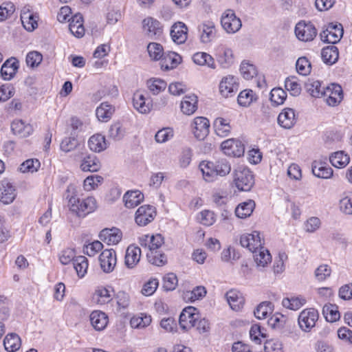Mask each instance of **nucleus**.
<instances>
[{
  "instance_id": "nucleus-64",
  "label": "nucleus",
  "mask_w": 352,
  "mask_h": 352,
  "mask_svg": "<svg viewBox=\"0 0 352 352\" xmlns=\"http://www.w3.org/2000/svg\"><path fill=\"white\" fill-rule=\"evenodd\" d=\"M198 219L201 224L210 226L216 221V215L212 211L205 210L199 212Z\"/></svg>"
},
{
  "instance_id": "nucleus-30",
  "label": "nucleus",
  "mask_w": 352,
  "mask_h": 352,
  "mask_svg": "<svg viewBox=\"0 0 352 352\" xmlns=\"http://www.w3.org/2000/svg\"><path fill=\"white\" fill-rule=\"evenodd\" d=\"M143 193L138 190H129L123 196L124 206L129 208H133L138 206L144 200Z\"/></svg>"
},
{
  "instance_id": "nucleus-45",
  "label": "nucleus",
  "mask_w": 352,
  "mask_h": 352,
  "mask_svg": "<svg viewBox=\"0 0 352 352\" xmlns=\"http://www.w3.org/2000/svg\"><path fill=\"white\" fill-rule=\"evenodd\" d=\"M151 321V316L140 313L131 318L130 324L134 329H144L150 325Z\"/></svg>"
},
{
  "instance_id": "nucleus-26",
  "label": "nucleus",
  "mask_w": 352,
  "mask_h": 352,
  "mask_svg": "<svg viewBox=\"0 0 352 352\" xmlns=\"http://www.w3.org/2000/svg\"><path fill=\"white\" fill-rule=\"evenodd\" d=\"M182 62V57L177 53L168 52L164 53L161 58L160 65L164 70L173 69L177 67Z\"/></svg>"
},
{
  "instance_id": "nucleus-56",
  "label": "nucleus",
  "mask_w": 352,
  "mask_h": 352,
  "mask_svg": "<svg viewBox=\"0 0 352 352\" xmlns=\"http://www.w3.org/2000/svg\"><path fill=\"white\" fill-rule=\"evenodd\" d=\"M322 313L326 320L331 322L338 320L340 317L338 307L331 304L325 305L323 307Z\"/></svg>"
},
{
  "instance_id": "nucleus-20",
  "label": "nucleus",
  "mask_w": 352,
  "mask_h": 352,
  "mask_svg": "<svg viewBox=\"0 0 352 352\" xmlns=\"http://www.w3.org/2000/svg\"><path fill=\"white\" fill-rule=\"evenodd\" d=\"M38 16H36L29 6L23 8L21 12V21L23 28L28 32H32L37 26Z\"/></svg>"
},
{
  "instance_id": "nucleus-15",
  "label": "nucleus",
  "mask_w": 352,
  "mask_h": 352,
  "mask_svg": "<svg viewBox=\"0 0 352 352\" xmlns=\"http://www.w3.org/2000/svg\"><path fill=\"white\" fill-rule=\"evenodd\" d=\"M216 57L220 66L224 69L230 67L234 62L232 49L223 45H220L217 47Z\"/></svg>"
},
{
  "instance_id": "nucleus-19",
  "label": "nucleus",
  "mask_w": 352,
  "mask_h": 352,
  "mask_svg": "<svg viewBox=\"0 0 352 352\" xmlns=\"http://www.w3.org/2000/svg\"><path fill=\"white\" fill-rule=\"evenodd\" d=\"M133 104L134 108L140 113H148L151 111L153 104L149 97L141 91H136L133 96Z\"/></svg>"
},
{
  "instance_id": "nucleus-38",
  "label": "nucleus",
  "mask_w": 352,
  "mask_h": 352,
  "mask_svg": "<svg viewBox=\"0 0 352 352\" xmlns=\"http://www.w3.org/2000/svg\"><path fill=\"white\" fill-rule=\"evenodd\" d=\"M329 161L334 167L343 168L349 164L350 157L344 151H340L332 153L329 157Z\"/></svg>"
},
{
  "instance_id": "nucleus-43",
  "label": "nucleus",
  "mask_w": 352,
  "mask_h": 352,
  "mask_svg": "<svg viewBox=\"0 0 352 352\" xmlns=\"http://www.w3.org/2000/svg\"><path fill=\"white\" fill-rule=\"evenodd\" d=\"M254 208V201L250 199L240 204L235 209V214L239 218L245 219L252 214Z\"/></svg>"
},
{
  "instance_id": "nucleus-21",
  "label": "nucleus",
  "mask_w": 352,
  "mask_h": 352,
  "mask_svg": "<svg viewBox=\"0 0 352 352\" xmlns=\"http://www.w3.org/2000/svg\"><path fill=\"white\" fill-rule=\"evenodd\" d=\"M99 239L109 245H116L122 239V232L116 228H104L100 231Z\"/></svg>"
},
{
  "instance_id": "nucleus-39",
  "label": "nucleus",
  "mask_w": 352,
  "mask_h": 352,
  "mask_svg": "<svg viewBox=\"0 0 352 352\" xmlns=\"http://www.w3.org/2000/svg\"><path fill=\"white\" fill-rule=\"evenodd\" d=\"M213 127L216 134L222 138L228 136L231 130L230 121L223 118H217L213 122Z\"/></svg>"
},
{
  "instance_id": "nucleus-32",
  "label": "nucleus",
  "mask_w": 352,
  "mask_h": 352,
  "mask_svg": "<svg viewBox=\"0 0 352 352\" xmlns=\"http://www.w3.org/2000/svg\"><path fill=\"white\" fill-rule=\"evenodd\" d=\"M226 297L230 308L236 311L241 310L244 305L245 300L242 294L236 290H230Z\"/></svg>"
},
{
  "instance_id": "nucleus-34",
  "label": "nucleus",
  "mask_w": 352,
  "mask_h": 352,
  "mask_svg": "<svg viewBox=\"0 0 352 352\" xmlns=\"http://www.w3.org/2000/svg\"><path fill=\"white\" fill-rule=\"evenodd\" d=\"M18 67V62L15 58L7 60L1 68L0 73L1 77L6 80L12 79L15 75Z\"/></svg>"
},
{
  "instance_id": "nucleus-16",
  "label": "nucleus",
  "mask_w": 352,
  "mask_h": 352,
  "mask_svg": "<svg viewBox=\"0 0 352 352\" xmlns=\"http://www.w3.org/2000/svg\"><path fill=\"white\" fill-rule=\"evenodd\" d=\"M101 269L105 273H110L114 270L116 263V254L113 249H107L99 256Z\"/></svg>"
},
{
  "instance_id": "nucleus-31",
  "label": "nucleus",
  "mask_w": 352,
  "mask_h": 352,
  "mask_svg": "<svg viewBox=\"0 0 352 352\" xmlns=\"http://www.w3.org/2000/svg\"><path fill=\"white\" fill-rule=\"evenodd\" d=\"M12 132L21 138H26L33 132V127L22 120H14L11 124Z\"/></svg>"
},
{
  "instance_id": "nucleus-58",
  "label": "nucleus",
  "mask_w": 352,
  "mask_h": 352,
  "mask_svg": "<svg viewBox=\"0 0 352 352\" xmlns=\"http://www.w3.org/2000/svg\"><path fill=\"white\" fill-rule=\"evenodd\" d=\"M148 261L156 266H162L167 262L166 256L161 251L146 252Z\"/></svg>"
},
{
  "instance_id": "nucleus-49",
  "label": "nucleus",
  "mask_w": 352,
  "mask_h": 352,
  "mask_svg": "<svg viewBox=\"0 0 352 352\" xmlns=\"http://www.w3.org/2000/svg\"><path fill=\"white\" fill-rule=\"evenodd\" d=\"M206 294V289L203 286H197L191 291H186L183 294V298L186 301L194 302L203 298Z\"/></svg>"
},
{
  "instance_id": "nucleus-1",
  "label": "nucleus",
  "mask_w": 352,
  "mask_h": 352,
  "mask_svg": "<svg viewBox=\"0 0 352 352\" xmlns=\"http://www.w3.org/2000/svg\"><path fill=\"white\" fill-rule=\"evenodd\" d=\"M205 181L212 182L218 176L224 177L231 171V164L226 158H220L214 162L202 161L199 166Z\"/></svg>"
},
{
  "instance_id": "nucleus-25",
  "label": "nucleus",
  "mask_w": 352,
  "mask_h": 352,
  "mask_svg": "<svg viewBox=\"0 0 352 352\" xmlns=\"http://www.w3.org/2000/svg\"><path fill=\"white\" fill-rule=\"evenodd\" d=\"M313 174L321 179H329L333 176V169L326 163L322 161H314L311 165Z\"/></svg>"
},
{
  "instance_id": "nucleus-23",
  "label": "nucleus",
  "mask_w": 352,
  "mask_h": 352,
  "mask_svg": "<svg viewBox=\"0 0 352 352\" xmlns=\"http://www.w3.org/2000/svg\"><path fill=\"white\" fill-rule=\"evenodd\" d=\"M182 112L186 116H191L198 109V98L195 94L186 95L180 102Z\"/></svg>"
},
{
  "instance_id": "nucleus-18",
  "label": "nucleus",
  "mask_w": 352,
  "mask_h": 352,
  "mask_svg": "<svg viewBox=\"0 0 352 352\" xmlns=\"http://www.w3.org/2000/svg\"><path fill=\"white\" fill-rule=\"evenodd\" d=\"M16 196V188L8 179H3L0 182V201L4 204H10L13 202Z\"/></svg>"
},
{
  "instance_id": "nucleus-62",
  "label": "nucleus",
  "mask_w": 352,
  "mask_h": 352,
  "mask_svg": "<svg viewBox=\"0 0 352 352\" xmlns=\"http://www.w3.org/2000/svg\"><path fill=\"white\" fill-rule=\"evenodd\" d=\"M174 132L172 128L166 127L159 130L155 135V140L157 143H165L173 138Z\"/></svg>"
},
{
  "instance_id": "nucleus-2",
  "label": "nucleus",
  "mask_w": 352,
  "mask_h": 352,
  "mask_svg": "<svg viewBox=\"0 0 352 352\" xmlns=\"http://www.w3.org/2000/svg\"><path fill=\"white\" fill-rule=\"evenodd\" d=\"M69 210L78 217H85L87 214L94 212L97 207V201L94 197H88L84 199H80L76 196L72 195L68 200Z\"/></svg>"
},
{
  "instance_id": "nucleus-48",
  "label": "nucleus",
  "mask_w": 352,
  "mask_h": 352,
  "mask_svg": "<svg viewBox=\"0 0 352 352\" xmlns=\"http://www.w3.org/2000/svg\"><path fill=\"white\" fill-rule=\"evenodd\" d=\"M285 87L293 96H298L301 93V85L296 76H291L285 80Z\"/></svg>"
},
{
  "instance_id": "nucleus-24",
  "label": "nucleus",
  "mask_w": 352,
  "mask_h": 352,
  "mask_svg": "<svg viewBox=\"0 0 352 352\" xmlns=\"http://www.w3.org/2000/svg\"><path fill=\"white\" fill-rule=\"evenodd\" d=\"M113 296V289L111 287H98L95 290L93 300L100 305H103L111 302Z\"/></svg>"
},
{
  "instance_id": "nucleus-54",
  "label": "nucleus",
  "mask_w": 352,
  "mask_h": 352,
  "mask_svg": "<svg viewBox=\"0 0 352 352\" xmlns=\"http://www.w3.org/2000/svg\"><path fill=\"white\" fill-rule=\"evenodd\" d=\"M240 72L245 79L250 80L257 74V69L252 63L243 60L240 66Z\"/></svg>"
},
{
  "instance_id": "nucleus-7",
  "label": "nucleus",
  "mask_w": 352,
  "mask_h": 352,
  "mask_svg": "<svg viewBox=\"0 0 352 352\" xmlns=\"http://www.w3.org/2000/svg\"><path fill=\"white\" fill-rule=\"evenodd\" d=\"M190 129L196 139L203 140L209 134L210 122L205 117L197 116L192 120Z\"/></svg>"
},
{
  "instance_id": "nucleus-46",
  "label": "nucleus",
  "mask_w": 352,
  "mask_h": 352,
  "mask_svg": "<svg viewBox=\"0 0 352 352\" xmlns=\"http://www.w3.org/2000/svg\"><path fill=\"white\" fill-rule=\"evenodd\" d=\"M306 302V299L302 296H293L283 298L282 305L287 309L295 311L302 307Z\"/></svg>"
},
{
  "instance_id": "nucleus-42",
  "label": "nucleus",
  "mask_w": 352,
  "mask_h": 352,
  "mask_svg": "<svg viewBox=\"0 0 352 352\" xmlns=\"http://www.w3.org/2000/svg\"><path fill=\"white\" fill-rule=\"evenodd\" d=\"M88 146L92 151L100 153L107 148V144L104 135L95 134L89 138Z\"/></svg>"
},
{
  "instance_id": "nucleus-35",
  "label": "nucleus",
  "mask_w": 352,
  "mask_h": 352,
  "mask_svg": "<svg viewBox=\"0 0 352 352\" xmlns=\"http://www.w3.org/2000/svg\"><path fill=\"white\" fill-rule=\"evenodd\" d=\"M90 321L96 330L102 331L107 327L109 320L105 313L94 311L90 315Z\"/></svg>"
},
{
  "instance_id": "nucleus-4",
  "label": "nucleus",
  "mask_w": 352,
  "mask_h": 352,
  "mask_svg": "<svg viewBox=\"0 0 352 352\" xmlns=\"http://www.w3.org/2000/svg\"><path fill=\"white\" fill-rule=\"evenodd\" d=\"M221 24L223 30L228 34L237 32L242 26L241 19L236 16L232 10H227L222 14Z\"/></svg>"
},
{
  "instance_id": "nucleus-11",
  "label": "nucleus",
  "mask_w": 352,
  "mask_h": 352,
  "mask_svg": "<svg viewBox=\"0 0 352 352\" xmlns=\"http://www.w3.org/2000/svg\"><path fill=\"white\" fill-rule=\"evenodd\" d=\"M156 215L155 208L150 205L140 206L135 214V221L139 226H145L153 221Z\"/></svg>"
},
{
  "instance_id": "nucleus-47",
  "label": "nucleus",
  "mask_w": 352,
  "mask_h": 352,
  "mask_svg": "<svg viewBox=\"0 0 352 352\" xmlns=\"http://www.w3.org/2000/svg\"><path fill=\"white\" fill-rule=\"evenodd\" d=\"M114 112V107L108 102H102L96 109V115L99 120L107 121Z\"/></svg>"
},
{
  "instance_id": "nucleus-60",
  "label": "nucleus",
  "mask_w": 352,
  "mask_h": 352,
  "mask_svg": "<svg viewBox=\"0 0 352 352\" xmlns=\"http://www.w3.org/2000/svg\"><path fill=\"white\" fill-rule=\"evenodd\" d=\"M147 86L153 94L157 95L165 90L166 87V82L163 80L154 78L148 80Z\"/></svg>"
},
{
  "instance_id": "nucleus-6",
  "label": "nucleus",
  "mask_w": 352,
  "mask_h": 352,
  "mask_svg": "<svg viewBox=\"0 0 352 352\" xmlns=\"http://www.w3.org/2000/svg\"><path fill=\"white\" fill-rule=\"evenodd\" d=\"M327 104L329 106H337L343 99V91L340 85L338 84H331L327 87H323V94Z\"/></svg>"
},
{
  "instance_id": "nucleus-40",
  "label": "nucleus",
  "mask_w": 352,
  "mask_h": 352,
  "mask_svg": "<svg viewBox=\"0 0 352 352\" xmlns=\"http://www.w3.org/2000/svg\"><path fill=\"white\" fill-rule=\"evenodd\" d=\"M340 211L345 215H352V191L344 192L339 200Z\"/></svg>"
},
{
  "instance_id": "nucleus-55",
  "label": "nucleus",
  "mask_w": 352,
  "mask_h": 352,
  "mask_svg": "<svg viewBox=\"0 0 352 352\" xmlns=\"http://www.w3.org/2000/svg\"><path fill=\"white\" fill-rule=\"evenodd\" d=\"M272 311V305L270 302L260 303L254 311L255 317L259 320L266 318Z\"/></svg>"
},
{
  "instance_id": "nucleus-3",
  "label": "nucleus",
  "mask_w": 352,
  "mask_h": 352,
  "mask_svg": "<svg viewBox=\"0 0 352 352\" xmlns=\"http://www.w3.org/2000/svg\"><path fill=\"white\" fill-rule=\"evenodd\" d=\"M232 176L233 185L239 191H250L254 184V175L248 167L239 166L234 169Z\"/></svg>"
},
{
  "instance_id": "nucleus-17",
  "label": "nucleus",
  "mask_w": 352,
  "mask_h": 352,
  "mask_svg": "<svg viewBox=\"0 0 352 352\" xmlns=\"http://www.w3.org/2000/svg\"><path fill=\"white\" fill-rule=\"evenodd\" d=\"M221 149L227 155L239 157L244 154L245 148L241 142L229 139L221 143Z\"/></svg>"
},
{
  "instance_id": "nucleus-36",
  "label": "nucleus",
  "mask_w": 352,
  "mask_h": 352,
  "mask_svg": "<svg viewBox=\"0 0 352 352\" xmlns=\"http://www.w3.org/2000/svg\"><path fill=\"white\" fill-rule=\"evenodd\" d=\"M69 29L71 33L78 38H81L85 34L83 19L82 15L76 14L69 21Z\"/></svg>"
},
{
  "instance_id": "nucleus-5",
  "label": "nucleus",
  "mask_w": 352,
  "mask_h": 352,
  "mask_svg": "<svg viewBox=\"0 0 352 352\" xmlns=\"http://www.w3.org/2000/svg\"><path fill=\"white\" fill-rule=\"evenodd\" d=\"M318 318L319 314L316 309L309 308L303 309L300 313L298 319L300 328L305 332L310 331L315 327Z\"/></svg>"
},
{
  "instance_id": "nucleus-28",
  "label": "nucleus",
  "mask_w": 352,
  "mask_h": 352,
  "mask_svg": "<svg viewBox=\"0 0 352 352\" xmlns=\"http://www.w3.org/2000/svg\"><path fill=\"white\" fill-rule=\"evenodd\" d=\"M200 38L202 43H208L214 38L216 35L215 25L212 21H206L199 26Z\"/></svg>"
},
{
  "instance_id": "nucleus-50",
  "label": "nucleus",
  "mask_w": 352,
  "mask_h": 352,
  "mask_svg": "<svg viewBox=\"0 0 352 352\" xmlns=\"http://www.w3.org/2000/svg\"><path fill=\"white\" fill-rule=\"evenodd\" d=\"M306 91L314 98H322L323 87L319 80L309 79L305 84Z\"/></svg>"
},
{
  "instance_id": "nucleus-10",
  "label": "nucleus",
  "mask_w": 352,
  "mask_h": 352,
  "mask_svg": "<svg viewBox=\"0 0 352 352\" xmlns=\"http://www.w3.org/2000/svg\"><path fill=\"white\" fill-rule=\"evenodd\" d=\"M199 318V314L197 309L193 307H188L184 309L181 313L179 323L182 329L188 331L193 328Z\"/></svg>"
},
{
  "instance_id": "nucleus-12",
  "label": "nucleus",
  "mask_w": 352,
  "mask_h": 352,
  "mask_svg": "<svg viewBox=\"0 0 352 352\" xmlns=\"http://www.w3.org/2000/svg\"><path fill=\"white\" fill-rule=\"evenodd\" d=\"M238 78L232 75L223 77L219 82V92L224 97H230L239 90Z\"/></svg>"
},
{
  "instance_id": "nucleus-53",
  "label": "nucleus",
  "mask_w": 352,
  "mask_h": 352,
  "mask_svg": "<svg viewBox=\"0 0 352 352\" xmlns=\"http://www.w3.org/2000/svg\"><path fill=\"white\" fill-rule=\"evenodd\" d=\"M256 100V96L251 89H245L241 91L237 98L239 104L243 107L249 106Z\"/></svg>"
},
{
  "instance_id": "nucleus-61",
  "label": "nucleus",
  "mask_w": 352,
  "mask_h": 352,
  "mask_svg": "<svg viewBox=\"0 0 352 352\" xmlns=\"http://www.w3.org/2000/svg\"><path fill=\"white\" fill-rule=\"evenodd\" d=\"M286 98L287 94L282 88H274L270 91V100L276 105L283 104Z\"/></svg>"
},
{
  "instance_id": "nucleus-8",
  "label": "nucleus",
  "mask_w": 352,
  "mask_h": 352,
  "mask_svg": "<svg viewBox=\"0 0 352 352\" xmlns=\"http://www.w3.org/2000/svg\"><path fill=\"white\" fill-rule=\"evenodd\" d=\"M295 34L298 40L308 42L314 40L317 34V31L311 22L301 21L296 25Z\"/></svg>"
},
{
  "instance_id": "nucleus-29",
  "label": "nucleus",
  "mask_w": 352,
  "mask_h": 352,
  "mask_svg": "<svg viewBox=\"0 0 352 352\" xmlns=\"http://www.w3.org/2000/svg\"><path fill=\"white\" fill-rule=\"evenodd\" d=\"M295 122L294 110L291 108L284 109L278 116V123L283 128L291 129Z\"/></svg>"
},
{
  "instance_id": "nucleus-63",
  "label": "nucleus",
  "mask_w": 352,
  "mask_h": 352,
  "mask_svg": "<svg viewBox=\"0 0 352 352\" xmlns=\"http://www.w3.org/2000/svg\"><path fill=\"white\" fill-rule=\"evenodd\" d=\"M147 50L150 57L155 60H160L164 54L163 47L160 43H149L147 47Z\"/></svg>"
},
{
  "instance_id": "nucleus-52",
  "label": "nucleus",
  "mask_w": 352,
  "mask_h": 352,
  "mask_svg": "<svg viewBox=\"0 0 352 352\" xmlns=\"http://www.w3.org/2000/svg\"><path fill=\"white\" fill-rule=\"evenodd\" d=\"M73 264L78 276L80 278L84 277L87 274L89 266L87 258L84 256H76Z\"/></svg>"
},
{
  "instance_id": "nucleus-41",
  "label": "nucleus",
  "mask_w": 352,
  "mask_h": 352,
  "mask_svg": "<svg viewBox=\"0 0 352 352\" xmlns=\"http://www.w3.org/2000/svg\"><path fill=\"white\" fill-rule=\"evenodd\" d=\"M4 348L7 351L15 352L21 345L20 337L15 333H8L3 340Z\"/></svg>"
},
{
  "instance_id": "nucleus-22",
  "label": "nucleus",
  "mask_w": 352,
  "mask_h": 352,
  "mask_svg": "<svg viewBox=\"0 0 352 352\" xmlns=\"http://www.w3.org/2000/svg\"><path fill=\"white\" fill-rule=\"evenodd\" d=\"M172 40L177 44L185 43L188 38V28L183 22L175 23L170 30Z\"/></svg>"
},
{
  "instance_id": "nucleus-27",
  "label": "nucleus",
  "mask_w": 352,
  "mask_h": 352,
  "mask_svg": "<svg viewBox=\"0 0 352 352\" xmlns=\"http://www.w3.org/2000/svg\"><path fill=\"white\" fill-rule=\"evenodd\" d=\"M141 257V249L137 245H131L126 250L124 263L128 268H133L140 261Z\"/></svg>"
},
{
  "instance_id": "nucleus-33",
  "label": "nucleus",
  "mask_w": 352,
  "mask_h": 352,
  "mask_svg": "<svg viewBox=\"0 0 352 352\" xmlns=\"http://www.w3.org/2000/svg\"><path fill=\"white\" fill-rule=\"evenodd\" d=\"M80 169L84 172H96L100 168V162L94 155H86L82 157Z\"/></svg>"
},
{
  "instance_id": "nucleus-13",
  "label": "nucleus",
  "mask_w": 352,
  "mask_h": 352,
  "mask_svg": "<svg viewBox=\"0 0 352 352\" xmlns=\"http://www.w3.org/2000/svg\"><path fill=\"white\" fill-rule=\"evenodd\" d=\"M240 243L250 252H256L263 245L261 233L258 231H254L252 233L243 234L241 236Z\"/></svg>"
},
{
  "instance_id": "nucleus-44",
  "label": "nucleus",
  "mask_w": 352,
  "mask_h": 352,
  "mask_svg": "<svg viewBox=\"0 0 352 352\" xmlns=\"http://www.w3.org/2000/svg\"><path fill=\"white\" fill-rule=\"evenodd\" d=\"M323 61L329 65L335 63L339 57L338 48L334 45L324 47L321 52Z\"/></svg>"
},
{
  "instance_id": "nucleus-57",
  "label": "nucleus",
  "mask_w": 352,
  "mask_h": 352,
  "mask_svg": "<svg viewBox=\"0 0 352 352\" xmlns=\"http://www.w3.org/2000/svg\"><path fill=\"white\" fill-rule=\"evenodd\" d=\"M41 166V163L37 159H28L23 162L19 170L23 173L36 172Z\"/></svg>"
},
{
  "instance_id": "nucleus-14",
  "label": "nucleus",
  "mask_w": 352,
  "mask_h": 352,
  "mask_svg": "<svg viewBox=\"0 0 352 352\" xmlns=\"http://www.w3.org/2000/svg\"><path fill=\"white\" fill-rule=\"evenodd\" d=\"M142 30L146 36L155 38L162 34V26L158 20L148 16L142 21Z\"/></svg>"
},
{
  "instance_id": "nucleus-37",
  "label": "nucleus",
  "mask_w": 352,
  "mask_h": 352,
  "mask_svg": "<svg viewBox=\"0 0 352 352\" xmlns=\"http://www.w3.org/2000/svg\"><path fill=\"white\" fill-rule=\"evenodd\" d=\"M193 62L200 66H208L209 68L216 69V64L213 57L206 52H197L192 56Z\"/></svg>"
},
{
  "instance_id": "nucleus-9",
  "label": "nucleus",
  "mask_w": 352,
  "mask_h": 352,
  "mask_svg": "<svg viewBox=\"0 0 352 352\" xmlns=\"http://www.w3.org/2000/svg\"><path fill=\"white\" fill-rule=\"evenodd\" d=\"M343 36L342 24L329 23L326 30L320 33L321 40L329 43H336L340 41Z\"/></svg>"
},
{
  "instance_id": "nucleus-59",
  "label": "nucleus",
  "mask_w": 352,
  "mask_h": 352,
  "mask_svg": "<svg viewBox=\"0 0 352 352\" xmlns=\"http://www.w3.org/2000/svg\"><path fill=\"white\" fill-rule=\"evenodd\" d=\"M296 68L299 74L307 76L310 74L311 70V63L306 57H300L296 61Z\"/></svg>"
},
{
  "instance_id": "nucleus-51",
  "label": "nucleus",
  "mask_w": 352,
  "mask_h": 352,
  "mask_svg": "<svg viewBox=\"0 0 352 352\" xmlns=\"http://www.w3.org/2000/svg\"><path fill=\"white\" fill-rule=\"evenodd\" d=\"M253 253L254 254V261L258 266L265 267L271 261L272 256L269 251L265 249L263 245Z\"/></svg>"
}]
</instances>
